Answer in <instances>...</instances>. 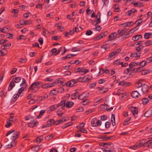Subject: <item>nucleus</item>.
Wrapping results in <instances>:
<instances>
[{"label": "nucleus", "instance_id": "1", "mask_svg": "<svg viewBox=\"0 0 152 152\" xmlns=\"http://www.w3.org/2000/svg\"><path fill=\"white\" fill-rule=\"evenodd\" d=\"M10 135V137L13 141L16 140L18 138L20 135V133L19 132L15 131V130H13L8 131L6 134V136H7Z\"/></svg>", "mask_w": 152, "mask_h": 152}, {"label": "nucleus", "instance_id": "2", "mask_svg": "<svg viewBox=\"0 0 152 152\" xmlns=\"http://www.w3.org/2000/svg\"><path fill=\"white\" fill-rule=\"evenodd\" d=\"M39 82H35L32 83L28 88V91L31 92H36L37 91L39 88H40V83Z\"/></svg>", "mask_w": 152, "mask_h": 152}, {"label": "nucleus", "instance_id": "3", "mask_svg": "<svg viewBox=\"0 0 152 152\" xmlns=\"http://www.w3.org/2000/svg\"><path fill=\"white\" fill-rule=\"evenodd\" d=\"M121 50V48H118L111 52L109 55L108 59L110 60L113 59L118 54Z\"/></svg>", "mask_w": 152, "mask_h": 152}, {"label": "nucleus", "instance_id": "4", "mask_svg": "<svg viewBox=\"0 0 152 152\" xmlns=\"http://www.w3.org/2000/svg\"><path fill=\"white\" fill-rule=\"evenodd\" d=\"M77 83L76 80H71L65 83V85L68 87H72L74 86V84Z\"/></svg>", "mask_w": 152, "mask_h": 152}, {"label": "nucleus", "instance_id": "5", "mask_svg": "<svg viewBox=\"0 0 152 152\" xmlns=\"http://www.w3.org/2000/svg\"><path fill=\"white\" fill-rule=\"evenodd\" d=\"M148 88L149 87L147 85L144 84L142 85L141 88L142 89L140 91V92H142V93L144 94L148 92Z\"/></svg>", "mask_w": 152, "mask_h": 152}, {"label": "nucleus", "instance_id": "6", "mask_svg": "<svg viewBox=\"0 0 152 152\" xmlns=\"http://www.w3.org/2000/svg\"><path fill=\"white\" fill-rule=\"evenodd\" d=\"M129 109L132 113L134 115L138 113V111L136 107L131 106L129 107Z\"/></svg>", "mask_w": 152, "mask_h": 152}, {"label": "nucleus", "instance_id": "7", "mask_svg": "<svg viewBox=\"0 0 152 152\" xmlns=\"http://www.w3.org/2000/svg\"><path fill=\"white\" fill-rule=\"evenodd\" d=\"M89 93H83L81 95H79L78 97V99L79 100H82L86 97L88 96Z\"/></svg>", "mask_w": 152, "mask_h": 152}, {"label": "nucleus", "instance_id": "8", "mask_svg": "<svg viewBox=\"0 0 152 152\" xmlns=\"http://www.w3.org/2000/svg\"><path fill=\"white\" fill-rule=\"evenodd\" d=\"M65 100H64L61 101L60 102L57 104H56V107H58L60 106H62L61 108L62 109H64L65 106Z\"/></svg>", "mask_w": 152, "mask_h": 152}, {"label": "nucleus", "instance_id": "9", "mask_svg": "<svg viewBox=\"0 0 152 152\" xmlns=\"http://www.w3.org/2000/svg\"><path fill=\"white\" fill-rule=\"evenodd\" d=\"M127 31V30L126 28H124L122 30L120 31V30H118L117 31L118 35V36H122L124 35L125 33H126Z\"/></svg>", "mask_w": 152, "mask_h": 152}, {"label": "nucleus", "instance_id": "10", "mask_svg": "<svg viewBox=\"0 0 152 152\" xmlns=\"http://www.w3.org/2000/svg\"><path fill=\"white\" fill-rule=\"evenodd\" d=\"M38 124V123L37 121H32L28 124V126L31 127H33Z\"/></svg>", "mask_w": 152, "mask_h": 152}, {"label": "nucleus", "instance_id": "11", "mask_svg": "<svg viewBox=\"0 0 152 152\" xmlns=\"http://www.w3.org/2000/svg\"><path fill=\"white\" fill-rule=\"evenodd\" d=\"M131 95L134 98H137L138 97L139 94L137 91H135L132 92Z\"/></svg>", "mask_w": 152, "mask_h": 152}, {"label": "nucleus", "instance_id": "12", "mask_svg": "<svg viewBox=\"0 0 152 152\" xmlns=\"http://www.w3.org/2000/svg\"><path fill=\"white\" fill-rule=\"evenodd\" d=\"M106 105V107L104 104H101L99 107V110L101 111H104L107 109V108L109 107V105L108 104H105Z\"/></svg>", "mask_w": 152, "mask_h": 152}, {"label": "nucleus", "instance_id": "13", "mask_svg": "<svg viewBox=\"0 0 152 152\" xmlns=\"http://www.w3.org/2000/svg\"><path fill=\"white\" fill-rule=\"evenodd\" d=\"M13 80V79L12 80ZM14 82L13 81V80L10 82L9 84V86L8 88V91H11L13 88V87L15 86V84L14 83Z\"/></svg>", "mask_w": 152, "mask_h": 152}, {"label": "nucleus", "instance_id": "14", "mask_svg": "<svg viewBox=\"0 0 152 152\" xmlns=\"http://www.w3.org/2000/svg\"><path fill=\"white\" fill-rule=\"evenodd\" d=\"M13 80V79L12 80ZM14 82L13 81V80L10 82L9 84V86L8 88V91H11L13 88V87L15 86V84L14 83Z\"/></svg>", "mask_w": 152, "mask_h": 152}, {"label": "nucleus", "instance_id": "15", "mask_svg": "<svg viewBox=\"0 0 152 152\" xmlns=\"http://www.w3.org/2000/svg\"><path fill=\"white\" fill-rule=\"evenodd\" d=\"M141 146V143H140L139 144H137L134 145L133 146H132L129 147L130 149H133V150H135L137 148H139Z\"/></svg>", "mask_w": 152, "mask_h": 152}, {"label": "nucleus", "instance_id": "16", "mask_svg": "<svg viewBox=\"0 0 152 152\" xmlns=\"http://www.w3.org/2000/svg\"><path fill=\"white\" fill-rule=\"evenodd\" d=\"M66 121V119L65 117H63L61 118L60 120L56 121V123L55 124V125H59L61 124L62 122H63V121Z\"/></svg>", "mask_w": 152, "mask_h": 152}, {"label": "nucleus", "instance_id": "17", "mask_svg": "<svg viewBox=\"0 0 152 152\" xmlns=\"http://www.w3.org/2000/svg\"><path fill=\"white\" fill-rule=\"evenodd\" d=\"M152 115V112L151 110H148L146 111L144 114V116L149 117Z\"/></svg>", "mask_w": 152, "mask_h": 152}, {"label": "nucleus", "instance_id": "18", "mask_svg": "<svg viewBox=\"0 0 152 152\" xmlns=\"http://www.w3.org/2000/svg\"><path fill=\"white\" fill-rule=\"evenodd\" d=\"M74 104V102H71L69 101L66 104V108H69L71 107Z\"/></svg>", "mask_w": 152, "mask_h": 152}, {"label": "nucleus", "instance_id": "19", "mask_svg": "<svg viewBox=\"0 0 152 152\" xmlns=\"http://www.w3.org/2000/svg\"><path fill=\"white\" fill-rule=\"evenodd\" d=\"M111 121L112 122V124L113 126H114L115 124V116L113 114H112L111 115Z\"/></svg>", "mask_w": 152, "mask_h": 152}, {"label": "nucleus", "instance_id": "20", "mask_svg": "<svg viewBox=\"0 0 152 152\" xmlns=\"http://www.w3.org/2000/svg\"><path fill=\"white\" fill-rule=\"evenodd\" d=\"M151 72L150 69H144L142 70L141 71V74L142 75H145L148 74Z\"/></svg>", "mask_w": 152, "mask_h": 152}, {"label": "nucleus", "instance_id": "21", "mask_svg": "<svg viewBox=\"0 0 152 152\" xmlns=\"http://www.w3.org/2000/svg\"><path fill=\"white\" fill-rule=\"evenodd\" d=\"M142 36L141 35H137L133 36L132 37V40L134 41L138 40L140 38H141Z\"/></svg>", "mask_w": 152, "mask_h": 152}, {"label": "nucleus", "instance_id": "22", "mask_svg": "<svg viewBox=\"0 0 152 152\" xmlns=\"http://www.w3.org/2000/svg\"><path fill=\"white\" fill-rule=\"evenodd\" d=\"M96 118H94L91 121V125L93 126L96 127Z\"/></svg>", "mask_w": 152, "mask_h": 152}, {"label": "nucleus", "instance_id": "23", "mask_svg": "<svg viewBox=\"0 0 152 152\" xmlns=\"http://www.w3.org/2000/svg\"><path fill=\"white\" fill-rule=\"evenodd\" d=\"M56 105H53L50 106L48 107V111L49 112H50L54 110H55L56 109Z\"/></svg>", "mask_w": 152, "mask_h": 152}, {"label": "nucleus", "instance_id": "24", "mask_svg": "<svg viewBox=\"0 0 152 152\" xmlns=\"http://www.w3.org/2000/svg\"><path fill=\"white\" fill-rule=\"evenodd\" d=\"M137 10L134 8H133L132 9L127 11L126 12V14L128 15H130L132 13H134L135 12H136Z\"/></svg>", "mask_w": 152, "mask_h": 152}, {"label": "nucleus", "instance_id": "25", "mask_svg": "<svg viewBox=\"0 0 152 152\" xmlns=\"http://www.w3.org/2000/svg\"><path fill=\"white\" fill-rule=\"evenodd\" d=\"M133 5L134 6L138 7H142L144 6L143 3L140 1L134 3L133 4Z\"/></svg>", "mask_w": 152, "mask_h": 152}, {"label": "nucleus", "instance_id": "26", "mask_svg": "<svg viewBox=\"0 0 152 152\" xmlns=\"http://www.w3.org/2000/svg\"><path fill=\"white\" fill-rule=\"evenodd\" d=\"M100 88L99 91L101 93H104L107 92L108 91V89L106 88H104V87H102L101 88Z\"/></svg>", "mask_w": 152, "mask_h": 152}, {"label": "nucleus", "instance_id": "27", "mask_svg": "<svg viewBox=\"0 0 152 152\" xmlns=\"http://www.w3.org/2000/svg\"><path fill=\"white\" fill-rule=\"evenodd\" d=\"M11 45V43H7V44L2 45L1 46V48L3 49H7V47H10Z\"/></svg>", "mask_w": 152, "mask_h": 152}, {"label": "nucleus", "instance_id": "28", "mask_svg": "<svg viewBox=\"0 0 152 152\" xmlns=\"http://www.w3.org/2000/svg\"><path fill=\"white\" fill-rule=\"evenodd\" d=\"M138 65V63L135 62H132L130 63L129 64V67H134L137 66Z\"/></svg>", "mask_w": 152, "mask_h": 152}, {"label": "nucleus", "instance_id": "29", "mask_svg": "<svg viewBox=\"0 0 152 152\" xmlns=\"http://www.w3.org/2000/svg\"><path fill=\"white\" fill-rule=\"evenodd\" d=\"M28 21L26 20H22L20 21V25H26L28 24Z\"/></svg>", "mask_w": 152, "mask_h": 152}, {"label": "nucleus", "instance_id": "30", "mask_svg": "<svg viewBox=\"0 0 152 152\" xmlns=\"http://www.w3.org/2000/svg\"><path fill=\"white\" fill-rule=\"evenodd\" d=\"M72 125V122H69L64 124L63 126H62V128L63 129H64Z\"/></svg>", "mask_w": 152, "mask_h": 152}, {"label": "nucleus", "instance_id": "31", "mask_svg": "<svg viewBox=\"0 0 152 152\" xmlns=\"http://www.w3.org/2000/svg\"><path fill=\"white\" fill-rule=\"evenodd\" d=\"M88 72V70L87 69H83L81 68V70L79 73L81 75H83Z\"/></svg>", "mask_w": 152, "mask_h": 152}, {"label": "nucleus", "instance_id": "32", "mask_svg": "<svg viewBox=\"0 0 152 152\" xmlns=\"http://www.w3.org/2000/svg\"><path fill=\"white\" fill-rule=\"evenodd\" d=\"M47 123L50 124V126H51V124H53L55 125L56 123V121H55L53 119H49L48 121H47Z\"/></svg>", "mask_w": 152, "mask_h": 152}, {"label": "nucleus", "instance_id": "33", "mask_svg": "<svg viewBox=\"0 0 152 152\" xmlns=\"http://www.w3.org/2000/svg\"><path fill=\"white\" fill-rule=\"evenodd\" d=\"M146 62H147L145 61H142L140 62V63L138 64V65L142 67L146 65Z\"/></svg>", "mask_w": 152, "mask_h": 152}, {"label": "nucleus", "instance_id": "34", "mask_svg": "<svg viewBox=\"0 0 152 152\" xmlns=\"http://www.w3.org/2000/svg\"><path fill=\"white\" fill-rule=\"evenodd\" d=\"M142 85H142L141 82H138L136 83L135 84L134 86L136 88H140L141 87H142Z\"/></svg>", "mask_w": 152, "mask_h": 152}, {"label": "nucleus", "instance_id": "35", "mask_svg": "<svg viewBox=\"0 0 152 152\" xmlns=\"http://www.w3.org/2000/svg\"><path fill=\"white\" fill-rule=\"evenodd\" d=\"M102 38H103V37L101 35V34H100L99 35H98L97 36L94 38V41L99 40L100 39Z\"/></svg>", "mask_w": 152, "mask_h": 152}, {"label": "nucleus", "instance_id": "36", "mask_svg": "<svg viewBox=\"0 0 152 152\" xmlns=\"http://www.w3.org/2000/svg\"><path fill=\"white\" fill-rule=\"evenodd\" d=\"M58 93V91H56L55 89L52 90L50 92V95H55Z\"/></svg>", "mask_w": 152, "mask_h": 152}, {"label": "nucleus", "instance_id": "37", "mask_svg": "<svg viewBox=\"0 0 152 152\" xmlns=\"http://www.w3.org/2000/svg\"><path fill=\"white\" fill-rule=\"evenodd\" d=\"M142 103L143 104H146L148 102V99L146 98H145L142 99Z\"/></svg>", "mask_w": 152, "mask_h": 152}, {"label": "nucleus", "instance_id": "38", "mask_svg": "<svg viewBox=\"0 0 152 152\" xmlns=\"http://www.w3.org/2000/svg\"><path fill=\"white\" fill-rule=\"evenodd\" d=\"M76 80L77 83V82L83 83H84L85 82L84 77L78 78Z\"/></svg>", "mask_w": 152, "mask_h": 152}, {"label": "nucleus", "instance_id": "39", "mask_svg": "<svg viewBox=\"0 0 152 152\" xmlns=\"http://www.w3.org/2000/svg\"><path fill=\"white\" fill-rule=\"evenodd\" d=\"M146 46H148L152 44V41L146 40L145 42Z\"/></svg>", "mask_w": 152, "mask_h": 152}, {"label": "nucleus", "instance_id": "40", "mask_svg": "<svg viewBox=\"0 0 152 152\" xmlns=\"http://www.w3.org/2000/svg\"><path fill=\"white\" fill-rule=\"evenodd\" d=\"M41 87L42 88H47L49 87V83L41 84Z\"/></svg>", "mask_w": 152, "mask_h": 152}, {"label": "nucleus", "instance_id": "41", "mask_svg": "<svg viewBox=\"0 0 152 152\" xmlns=\"http://www.w3.org/2000/svg\"><path fill=\"white\" fill-rule=\"evenodd\" d=\"M21 78L20 77H16L14 80V82L15 83H18L20 81Z\"/></svg>", "mask_w": 152, "mask_h": 152}, {"label": "nucleus", "instance_id": "42", "mask_svg": "<svg viewBox=\"0 0 152 152\" xmlns=\"http://www.w3.org/2000/svg\"><path fill=\"white\" fill-rule=\"evenodd\" d=\"M78 93L77 92H76L75 93L72 94L71 95L72 99H76L77 98L76 95Z\"/></svg>", "mask_w": 152, "mask_h": 152}, {"label": "nucleus", "instance_id": "43", "mask_svg": "<svg viewBox=\"0 0 152 152\" xmlns=\"http://www.w3.org/2000/svg\"><path fill=\"white\" fill-rule=\"evenodd\" d=\"M85 124L83 123H81V124H79V126H77L76 127L77 128H79V130L81 129H82L84 127V126Z\"/></svg>", "mask_w": 152, "mask_h": 152}, {"label": "nucleus", "instance_id": "44", "mask_svg": "<svg viewBox=\"0 0 152 152\" xmlns=\"http://www.w3.org/2000/svg\"><path fill=\"white\" fill-rule=\"evenodd\" d=\"M24 90V88L23 87H22L20 88L18 91V95L19 96L20 94L21 93L22 91Z\"/></svg>", "mask_w": 152, "mask_h": 152}, {"label": "nucleus", "instance_id": "45", "mask_svg": "<svg viewBox=\"0 0 152 152\" xmlns=\"http://www.w3.org/2000/svg\"><path fill=\"white\" fill-rule=\"evenodd\" d=\"M130 71L133 72H137L136 68H135L134 67H130Z\"/></svg>", "mask_w": 152, "mask_h": 152}, {"label": "nucleus", "instance_id": "46", "mask_svg": "<svg viewBox=\"0 0 152 152\" xmlns=\"http://www.w3.org/2000/svg\"><path fill=\"white\" fill-rule=\"evenodd\" d=\"M17 96H18V97L19 96V95H18V94H17L16 95H14L13 97L14 100H13V99H12V100H13L12 102H15L16 100L17 99Z\"/></svg>", "mask_w": 152, "mask_h": 152}, {"label": "nucleus", "instance_id": "47", "mask_svg": "<svg viewBox=\"0 0 152 152\" xmlns=\"http://www.w3.org/2000/svg\"><path fill=\"white\" fill-rule=\"evenodd\" d=\"M142 18L140 19L137 20L135 23H135L137 22H138V23H137V26H138V25L141 23L142 22Z\"/></svg>", "mask_w": 152, "mask_h": 152}, {"label": "nucleus", "instance_id": "48", "mask_svg": "<svg viewBox=\"0 0 152 152\" xmlns=\"http://www.w3.org/2000/svg\"><path fill=\"white\" fill-rule=\"evenodd\" d=\"M11 125V123L8 121H7V124L5 125V126L7 128H9L10 126Z\"/></svg>", "mask_w": 152, "mask_h": 152}, {"label": "nucleus", "instance_id": "49", "mask_svg": "<svg viewBox=\"0 0 152 152\" xmlns=\"http://www.w3.org/2000/svg\"><path fill=\"white\" fill-rule=\"evenodd\" d=\"M149 141H150V140H148L146 142L144 143H141V146L142 145V146H143V147H145L147 146H148V144Z\"/></svg>", "mask_w": 152, "mask_h": 152}, {"label": "nucleus", "instance_id": "50", "mask_svg": "<svg viewBox=\"0 0 152 152\" xmlns=\"http://www.w3.org/2000/svg\"><path fill=\"white\" fill-rule=\"evenodd\" d=\"M92 31L90 30H88L86 33V34L87 35H90L92 33Z\"/></svg>", "mask_w": 152, "mask_h": 152}, {"label": "nucleus", "instance_id": "51", "mask_svg": "<svg viewBox=\"0 0 152 152\" xmlns=\"http://www.w3.org/2000/svg\"><path fill=\"white\" fill-rule=\"evenodd\" d=\"M110 122L107 121L105 124V127L107 128H109L110 127Z\"/></svg>", "mask_w": 152, "mask_h": 152}, {"label": "nucleus", "instance_id": "52", "mask_svg": "<svg viewBox=\"0 0 152 152\" xmlns=\"http://www.w3.org/2000/svg\"><path fill=\"white\" fill-rule=\"evenodd\" d=\"M38 41L40 45H42L43 43V39L42 37L39 38Z\"/></svg>", "mask_w": 152, "mask_h": 152}, {"label": "nucleus", "instance_id": "53", "mask_svg": "<svg viewBox=\"0 0 152 152\" xmlns=\"http://www.w3.org/2000/svg\"><path fill=\"white\" fill-rule=\"evenodd\" d=\"M42 140V138H41L40 137H37L36 139V141L38 143H40L41 141Z\"/></svg>", "mask_w": 152, "mask_h": 152}, {"label": "nucleus", "instance_id": "54", "mask_svg": "<svg viewBox=\"0 0 152 152\" xmlns=\"http://www.w3.org/2000/svg\"><path fill=\"white\" fill-rule=\"evenodd\" d=\"M81 67H78L77 68L75 69L74 70V71L76 73L79 72L80 73V70H81Z\"/></svg>", "mask_w": 152, "mask_h": 152}, {"label": "nucleus", "instance_id": "55", "mask_svg": "<svg viewBox=\"0 0 152 152\" xmlns=\"http://www.w3.org/2000/svg\"><path fill=\"white\" fill-rule=\"evenodd\" d=\"M45 110H41L40 111V112L39 113V117L41 116L45 112Z\"/></svg>", "mask_w": 152, "mask_h": 152}, {"label": "nucleus", "instance_id": "56", "mask_svg": "<svg viewBox=\"0 0 152 152\" xmlns=\"http://www.w3.org/2000/svg\"><path fill=\"white\" fill-rule=\"evenodd\" d=\"M105 82L106 80L103 79H101L99 80L98 83L99 84H102L104 83Z\"/></svg>", "mask_w": 152, "mask_h": 152}, {"label": "nucleus", "instance_id": "57", "mask_svg": "<svg viewBox=\"0 0 152 152\" xmlns=\"http://www.w3.org/2000/svg\"><path fill=\"white\" fill-rule=\"evenodd\" d=\"M147 61L148 63H150L152 61V56L147 58Z\"/></svg>", "mask_w": 152, "mask_h": 152}, {"label": "nucleus", "instance_id": "58", "mask_svg": "<svg viewBox=\"0 0 152 152\" xmlns=\"http://www.w3.org/2000/svg\"><path fill=\"white\" fill-rule=\"evenodd\" d=\"M8 28L7 27H5L3 28L2 32L5 33L6 31H7L8 30Z\"/></svg>", "mask_w": 152, "mask_h": 152}, {"label": "nucleus", "instance_id": "59", "mask_svg": "<svg viewBox=\"0 0 152 152\" xmlns=\"http://www.w3.org/2000/svg\"><path fill=\"white\" fill-rule=\"evenodd\" d=\"M125 82L124 81H122L119 83L118 85H121L123 86H125Z\"/></svg>", "mask_w": 152, "mask_h": 152}, {"label": "nucleus", "instance_id": "60", "mask_svg": "<svg viewBox=\"0 0 152 152\" xmlns=\"http://www.w3.org/2000/svg\"><path fill=\"white\" fill-rule=\"evenodd\" d=\"M17 69L15 68H13L10 71V73L12 74H13L15 72L17 71Z\"/></svg>", "mask_w": 152, "mask_h": 152}, {"label": "nucleus", "instance_id": "61", "mask_svg": "<svg viewBox=\"0 0 152 152\" xmlns=\"http://www.w3.org/2000/svg\"><path fill=\"white\" fill-rule=\"evenodd\" d=\"M103 152H112L114 150V149H112L111 150H105L104 149H103Z\"/></svg>", "mask_w": 152, "mask_h": 152}, {"label": "nucleus", "instance_id": "62", "mask_svg": "<svg viewBox=\"0 0 152 152\" xmlns=\"http://www.w3.org/2000/svg\"><path fill=\"white\" fill-rule=\"evenodd\" d=\"M144 37L146 39H148L150 37L149 35L148 34V33H145L144 35Z\"/></svg>", "mask_w": 152, "mask_h": 152}, {"label": "nucleus", "instance_id": "63", "mask_svg": "<svg viewBox=\"0 0 152 152\" xmlns=\"http://www.w3.org/2000/svg\"><path fill=\"white\" fill-rule=\"evenodd\" d=\"M96 85V83H91L89 85V87L90 88H94Z\"/></svg>", "mask_w": 152, "mask_h": 152}, {"label": "nucleus", "instance_id": "64", "mask_svg": "<svg viewBox=\"0 0 152 152\" xmlns=\"http://www.w3.org/2000/svg\"><path fill=\"white\" fill-rule=\"evenodd\" d=\"M77 112H80L82 111L83 110V109L82 107H78L76 110Z\"/></svg>", "mask_w": 152, "mask_h": 152}]
</instances>
